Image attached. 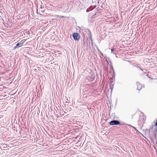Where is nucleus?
Returning a JSON list of instances; mask_svg holds the SVG:
<instances>
[{
  "label": "nucleus",
  "instance_id": "11",
  "mask_svg": "<svg viewBox=\"0 0 157 157\" xmlns=\"http://www.w3.org/2000/svg\"><path fill=\"white\" fill-rule=\"evenodd\" d=\"M2 151V148H1V146H0V153H1Z\"/></svg>",
  "mask_w": 157,
  "mask_h": 157
},
{
  "label": "nucleus",
  "instance_id": "14",
  "mask_svg": "<svg viewBox=\"0 0 157 157\" xmlns=\"http://www.w3.org/2000/svg\"><path fill=\"white\" fill-rule=\"evenodd\" d=\"M139 68L140 69V70H141V71H142V69L140 68Z\"/></svg>",
  "mask_w": 157,
  "mask_h": 157
},
{
  "label": "nucleus",
  "instance_id": "9",
  "mask_svg": "<svg viewBox=\"0 0 157 157\" xmlns=\"http://www.w3.org/2000/svg\"><path fill=\"white\" fill-rule=\"evenodd\" d=\"M155 126L157 127V120L156 121V123H155Z\"/></svg>",
  "mask_w": 157,
  "mask_h": 157
},
{
  "label": "nucleus",
  "instance_id": "15",
  "mask_svg": "<svg viewBox=\"0 0 157 157\" xmlns=\"http://www.w3.org/2000/svg\"><path fill=\"white\" fill-rule=\"evenodd\" d=\"M4 148H7V147L6 146V147H4Z\"/></svg>",
  "mask_w": 157,
  "mask_h": 157
},
{
  "label": "nucleus",
  "instance_id": "6",
  "mask_svg": "<svg viewBox=\"0 0 157 157\" xmlns=\"http://www.w3.org/2000/svg\"><path fill=\"white\" fill-rule=\"evenodd\" d=\"M111 53L115 54L116 52V50L112 48L111 49Z\"/></svg>",
  "mask_w": 157,
  "mask_h": 157
},
{
  "label": "nucleus",
  "instance_id": "12",
  "mask_svg": "<svg viewBox=\"0 0 157 157\" xmlns=\"http://www.w3.org/2000/svg\"><path fill=\"white\" fill-rule=\"evenodd\" d=\"M60 17V18H63V17H65L63 16H60V17Z\"/></svg>",
  "mask_w": 157,
  "mask_h": 157
},
{
  "label": "nucleus",
  "instance_id": "1",
  "mask_svg": "<svg viewBox=\"0 0 157 157\" xmlns=\"http://www.w3.org/2000/svg\"><path fill=\"white\" fill-rule=\"evenodd\" d=\"M109 124L110 125H123L124 124L127 125H128L129 126H131V127H132V128H134L135 129H136V128L134 127L131 126V125H128V124H126L124 122H120V121L117 120H113V121H111L109 123Z\"/></svg>",
  "mask_w": 157,
  "mask_h": 157
},
{
  "label": "nucleus",
  "instance_id": "5",
  "mask_svg": "<svg viewBox=\"0 0 157 157\" xmlns=\"http://www.w3.org/2000/svg\"><path fill=\"white\" fill-rule=\"evenodd\" d=\"M22 44H23L21 43H17V44L16 46L14 47V49H16L18 47H21L22 45Z\"/></svg>",
  "mask_w": 157,
  "mask_h": 157
},
{
  "label": "nucleus",
  "instance_id": "17",
  "mask_svg": "<svg viewBox=\"0 0 157 157\" xmlns=\"http://www.w3.org/2000/svg\"><path fill=\"white\" fill-rule=\"evenodd\" d=\"M156 79V80H157V79Z\"/></svg>",
  "mask_w": 157,
  "mask_h": 157
},
{
  "label": "nucleus",
  "instance_id": "10",
  "mask_svg": "<svg viewBox=\"0 0 157 157\" xmlns=\"http://www.w3.org/2000/svg\"><path fill=\"white\" fill-rule=\"evenodd\" d=\"M55 17L56 18H58V17H60V16L58 15H55Z\"/></svg>",
  "mask_w": 157,
  "mask_h": 157
},
{
  "label": "nucleus",
  "instance_id": "8",
  "mask_svg": "<svg viewBox=\"0 0 157 157\" xmlns=\"http://www.w3.org/2000/svg\"><path fill=\"white\" fill-rule=\"evenodd\" d=\"M44 12H45V11L44 10H41L40 11V13L42 14L44 13Z\"/></svg>",
  "mask_w": 157,
  "mask_h": 157
},
{
  "label": "nucleus",
  "instance_id": "16",
  "mask_svg": "<svg viewBox=\"0 0 157 157\" xmlns=\"http://www.w3.org/2000/svg\"><path fill=\"white\" fill-rule=\"evenodd\" d=\"M111 68H112V70H113V68L112 66H111Z\"/></svg>",
  "mask_w": 157,
  "mask_h": 157
},
{
  "label": "nucleus",
  "instance_id": "4",
  "mask_svg": "<svg viewBox=\"0 0 157 157\" xmlns=\"http://www.w3.org/2000/svg\"><path fill=\"white\" fill-rule=\"evenodd\" d=\"M137 90H140L142 89V85L138 82H136Z\"/></svg>",
  "mask_w": 157,
  "mask_h": 157
},
{
  "label": "nucleus",
  "instance_id": "3",
  "mask_svg": "<svg viewBox=\"0 0 157 157\" xmlns=\"http://www.w3.org/2000/svg\"><path fill=\"white\" fill-rule=\"evenodd\" d=\"M73 37L75 40L77 41L80 39V36L77 33H74L73 34Z\"/></svg>",
  "mask_w": 157,
  "mask_h": 157
},
{
  "label": "nucleus",
  "instance_id": "2",
  "mask_svg": "<svg viewBox=\"0 0 157 157\" xmlns=\"http://www.w3.org/2000/svg\"><path fill=\"white\" fill-rule=\"evenodd\" d=\"M95 75L94 74H91L86 76L87 80L90 81H92L94 79Z\"/></svg>",
  "mask_w": 157,
  "mask_h": 157
},
{
  "label": "nucleus",
  "instance_id": "13",
  "mask_svg": "<svg viewBox=\"0 0 157 157\" xmlns=\"http://www.w3.org/2000/svg\"><path fill=\"white\" fill-rule=\"evenodd\" d=\"M137 67V68H140V67H139L138 66L136 67Z\"/></svg>",
  "mask_w": 157,
  "mask_h": 157
},
{
  "label": "nucleus",
  "instance_id": "7",
  "mask_svg": "<svg viewBox=\"0 0 157 157\" xmlns=\"http://www.w3.org/2000/svg\"><path fill=\"white\" fill-rule=\"evenodd\" d=\"M25 39H23V40H21V41H20V42H19V43H21V44H23V43L25 42Z\"/></svg>",
  "mask_w": 157,
  "mask_h": 157
}]
</instances>
